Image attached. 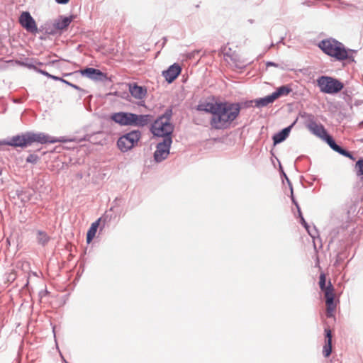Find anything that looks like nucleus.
<instances>
[{"mask_svg":"<svg viewBox=\"0 0 363 363\" xmlns=\"http://www.w3.org/2000/svg\"><path fill=\"white\" fill-rule=\"evenodd\" d=\"M74 139L67 138L66 137H53L43 132L35 133L33 131H26L25 133L18 134L11 138L1 140L0 145H9L16 147L26 148L34 143L38 144H53L56 143H65L74 141Z\"/></svg>","mask_w":363,"mask_h":363,"instance_id":"f257e3e1","label":"nucleus"},{"mask_svg":"<svg viewBox=\"0 0 363 363\" xmlns=\"http://www.w3.org/2000/svg\"><path fill=\"white\" fill-rule=\"evenodd\" d=\"M240 113V106L235 102L218 101L216 117H211L210 125L215 130L230 128Z\"/></svg>","mask_w":363,"mask_h":363,"instance_id":"f03ea898","label":"nucleus"},{"mask_svg":"<svg viewBox=\"0 0 363 363\" xmlns=\"http://www.w3.org/2000/svg\"><path fill=\"white\" fill-rule=\"evenodd\" d=\"M173 115L172 107H168L164 112L152 121L150 131L157 138L172 139L174 125L171 122Z\"/></svg>","mask_w":363,"mask_h":363,"instance_id":"7ed1b4c3","label":"nucleus"},{"mask_svg":"<svg viewBox=\"0 0 363 363\" xmlns=\"http://www.w3.org/2000/svg\"><path fill=\"white\" fill-rule=\"evenodd\" d=\"M318 47L323 53L336 61L342 62L348 57L345 45L335 38L323 39L318 43Z\"/></svg>","mask_w":363,"mask_h":363,"instance_id":"20e7f679","label":"nucleus"},{"mask_svg":"<svg viewBox=\"0 0 363 363\" xmlns=\"http://www.w3.org/2000/svg\"><path fill=\"white\" fill-rule=\"evenodd\" d=\"M316 84L321 93L330 95L340 93L345 87L343 82L339 79L328 75L318 77L316 79Z\"/></svg>","mask_w":363,"mask_h":363,"instance_id":"39448f33","label":"nucleus"},{"mask_svg":"<svg viewBox=\"0 0 363 363\" xmlns=\"http://www.w3.org/2000/svg\"><path fill=\"white\" fill-rule=\"evenodd\" d=\"M142 133L139 130H133L126 133L117 140V147L123 152L130 150L138 145V141L141 138Z\"/></svg>","mask_w":363,"mask_h":363,"instance_id":"423d86ee","label":"nucleus"},{"mask_svg":"<svg viewBox=\"0 0 363 363\" xmlns=\"http://www.w3.org/2000/svg\"><path fill=\"white\" fill-rule=\"evenodd\" d=\"M299 116L301 118L306 119L307 123L306 124V126L310 132L321 140H323L329 133L323 124H318L315 122V117L313 114L307 112H301Z\"/></svg>","mask_w":363,"mask_h":363,"instance_id":"0eeeda50","label":"nucleus"},{"mask_svg":"<svg viewBox=\"0 0 363 363\" xmlns=\"http://www.w3.org/2000/svg\"><path fill=\"white\" fill-rule=\"evenodd\" d=\"M172 144V139H162L156 145V150L154 152V160L157 163L162 162L166 160L170 153V149Z\"/></svg>","mask_w":363,"mask_h":363,"instance_id":"6e6552de","label":"nucleus"},{"mask_svg":"<svg viewBox=\"0 0 363 363\" xmlns=\"http://www.w3.org/2000/svg\"><path fill=\"white\" fill-rule=\"evenodd\" d=\"M79 72L83 77H86L95 82H105L111 81L106 73L96 68L86 67L80 69Z\"/></svg>","mask_w":363,"mask_h":363,"instance_id":"1a4fd4ad","label":"nucleus"},{"mask_svg":"<svg viewBox=\"0 0 363 363\" xmlns=\"http://www.w3.org/2000/svg\"><path fill=\"white\" fill-rule=\"evenodd\" d=\"M21 26L26 30L27 32L36 34L38 33V28L36 22L29 11H23L18 19Z\"/></svg>","mask_w":363,"mask_h":363,"instance_id":"9d476101","label":"nucleus"},{"mask_svg":"<svg viewBox=\"0 0 363 363\" xmlns=\"http://www.w3.org/2000/svg\"><path fill=\"white\" fill-rule=\"evenodd\" d=\"M322 140H323L325 143L328 145V146L335 152L339 153L340 155L350 159L351 160H354L355 157L353 154L348 151L347 150L343 148L338 144H337L336 141L333 138V137L330 134H328Z\"/></svg>","mask_w":363,"mask_h":363,"instance_id":"9b49d317","label":"nucleus"},{"mask_svg":"<svg viewBox=\"0 0 363 363\" xmlns=\"http://www.w3.org/2000/svg\"><path fill=\"white\" fill-rule=\"evenodd\" d=\"M324 296L327 306L326 316L329 318H333L339 300L335 299L334 290H331L330 288L327 291H325Z\"/></svg>","mask_w":363,"mask_h":363,"instance_id":"f8f14e48","label":"nucleus"},{"mask_svg":"<svg viewBox=\"0 0 363 363\" xmlns=\"http://www.w3.org/2000/svg\"><path fill=\"white\" fill-rule=\"evenodd\" d=\"M75 16L72 14L69 16L60 15L57 19L54 21L56 35L61 34L67 30L70 23L74 20Z\"/></svg>","mask_w":363,"mask_h":363,"instance_id":"ddd939ff","label":"nucleus"},{"mask_svg":"<svg viewBox=\"0 0 363 363\" xmlns=\"http://www.w3.org/2000/svg\"><path fill=\"white\" fill-rule=\"evenodd\" d=\"M131 116V112L118 111L112 113L110 119L121 126H130Z\"/></svg>","mask_w":363,"mask_h":363,"instance_id":"4468645a","label":"nucleus"},{"mask_svg":"<svg viewBox=\"0 0 363 363\" xmlns=\"http://www.w3.org/2000/svg\"><path fill=\"white\" fill-rule=\"evenodd\" d=\"M154 119L152 114H137L132 113L130 126L145 127Z\"/></svg>","mask_w":363,"mask_h":363,"instance_id":"2eb2a0df","label":"nucleus"},{"mask_svg":"<svg viewBox=\"0 0 363 363\" xmlns=\"http://www.w3.org/2000/svg\"><path fill=\"white\" fill-rule=\"evenodd\" d=\"M182 67L178 63H174L170 65L167 69L163 70L162 75L165 78V80L169 83H172L181 74Z\"/></svg>","mask_w":363,"mask_h":363,"instance_id":"dca6fc26","label":"nucleus"},{"mask_svg":"<svg viewBox=\"0 0 363 363\" xmlns=\"http://www.w3.org/2000/svg\"><path fill=\"white\" fill-rule=\"evenodd\" d=\"M298 118L289 126L284 128L281 130L274 133L272 136V140L274 145H277L278 144L281 143L289 137L292 128L297 123Z\"/></svg>","mask_w":363,"mask_h":363,"instance_id":"f3484780","label":"nucleus"},{"mask_svg":"<svg viewBox=\"0 0 363 363\" xmlns=\"http://www.w3.org/2000/svg\"><path fill=\"white\" fill-rule=\"evenodd\" d=\"M218 106V101L215 102H203L199 103L196 106V110L199 111H203L207 113H211V117H216Z\"/></svg>","mask_w":363,"mask_h":363,"instance_id":"a211bd4d","label":"nucleus"},{"mask_svg":"<svg viewBox=\"0 0 363 363\" xmlns=\"http://www.w3.org/2000/svg\"><path fill=\"white\" fill-rule=\"evenodd\" d=\"M129 92L134 98L143 99L147 94V89L143 86H139L136 83H133L129 84Z\"/></svg>","mask_w":363,"mask_h":363,"instance_id":"6ab92c4d","label":"nucleus"},{"mask_svg":"<svg viewBox=\"0 0 363 363\" xmlns=\"http://www.w3.org/2000/svg\"><path fill=\"white\" fill-rule=\"evenodd\" d=\"M42 32L45 35H55V23L52 22L51 20L45 21L39 28L38 33Z\"/></svg>","mask_w":363,"mask_h":363,"instance_id":"aec40b11","label":"nucleus"},{"mask_svg":"<svg viewBox=\"0 0 363 363\" xmlns=\"http://www.w3.org/2000/svg\"><path fill=\"white\" fill-rule=\"evenodd\" d=\"M292 91V88L289 84L282 85L277 88V89L272 93L274 100L281 97L288 96Z\"/></svg>","mask_w":363,"mask_h":363,"instance_id":"412c9836","label":"nucleus"},{"mask_svg":"<svg viewBox=\"0 0 363 363\" xmlns=\"http://www.w3.org/2000/svg\"><path fill=\"white\" fill-rule=\"evenodd\" d=\"M101 220V218H98L96 221L91 223V226L87 230L86 240L88 244L91 243L96 236V233L100 225Z\"/></svg>","mask_w":363,"mask_h":363,"instance_id":"4be33fe9","label":"nucleus"},{"mask_svg":"<svg viewBox=\"0 0 363 363\" xmlns=\"http://www.w3.org/2000/svg\"><path fill=\"white\" fill-rule=\"evenodd\" d=\"M274 99L273 98L272 94L265 96L264 97L257 98L254 99L255 106L257 108H262L268 106L270 104L274 103Z\"/></svg>","mask_w":363,"mask_h":363,"instance_id":"5701e85b","label":"nucleus"},{"mask_svg":"<svg viewBox=\"0 0 363 363\" xmlns=\"http://www.w3.org/2000/svg\"><path fill=\"white\" fill-rule=\"evenodd\" d=\"M318 284H319V287H320V290L323 293H325V291H327L328 289H329L330 288L331 289V290H334V287H333V284H331L330 281H329L328 284L326 285V276H325V274L323 272L320 273V274L319 276Z\"/></svg>","mask_w":363,"mask_h":363,"instance_id":"b1692460","label":"nucleus"},{"mask_svg":"<svg viewBox=\"0 0 363 363\" xmlns=\"http://www.w3.org/2000/svg\"><path fill=\"white\" fill-rule=\"evenodd\" d=\"M37 242L38 245L45 246L50 240V237L43 230H37Z\"/></svg>","mask_w":363,"mask_h":363,"instance_id":"393cba45","label":"nucleus"},{"mask_svg":"<svg viewBox=\"0 0 363 363\" xmlns=\"http://www.w3.org/2000/svg\"><path fill=\"white\" fill-rule=\"evenodd\" d=\"M300 223L301 225L306 229V230L308 232V233L312 237L313 239L315 238V235L318 234L317 228L315 225L313 227V230H311V227L308 225V223L306 221L303 216H301V218L300 219Z\"/></svg>","mask_w":363,"mask_h":363,"instance_id":"a878e982","label":"nucleus"},{"mask_svg":"<svg viewBox=\"0 0 363 363\" xmlns=\"http://www.w3.org/2000/svg\"><path fill=\"white\" fill-rule=\"evenodd\" d=\"M16 195L23 203H26L31 199L32 194L28 191L17 190Z\"/></svg>","mask_w":363,"mask_h":363,"instance_id":"bb28decb","label":"nucleus"},{"mask_svg":"<svg viewBox=\"0 0 363 363\" xmlns=\"http://www.w3.org/2000/svg\"><path fill=\"white\" fill-rule=\"evenodd\" d=\"M278 162H279V174H280V177L282 180V182L284 183V182L286 181L289 189H291V187H293L291 182L290 181L288 176L285 173L281 162L279 160H278Z\"/></svg>","mask_w":363,"mask_h":363,"instance_id":"cd10ccee","label":"nucleus"},{"mask_svg":"<svg viewBox=\"0 0 363 363\" xmlns=\"http://www.w3.org/2000/svg\"><path fill=\"white\" fill-rule=\"evenodd\" d=\"M355 171L357 177H363V157H360L355 164Z\"/></svg>","mask_w":363,"mask_h":363,"instance_id":"c85d7f7f","label":"nucleus"},{"mask_svg":"<svg viewBox=\"0 0 363 363\" xmlns=\"http://www.w3.org/2000/svg\"><path fill=\"white\" fill-rule=\"evenodd\" d=\"M62 83H64V84H67V85H68L69 86L72 87L73 89H76V90L79 91L82 93V94L80 95V98H81V97H82V96H83L84 94H86V93H87V91H86L85 89H84L81 88L80 86H78V85H77V84H72V83H71V82H68V81H67V80H66V79H65V80H62Z\"/></svg>","mask_w":363,"mask_h":363,"instance_id":"c756f323","label":"nucleus"},{"mask_svg":"<svg viewBox=\"0 0 363 363\" xmlns=\"http://www.w3.org/2000/svg\"><path fill=\"white\" fill-rule=\"evenodd\" d=\"M345 50L348 57L346 59L350 62H355L354 55L357 54V50L354 49H350L345 47Z\"/></svg>","mask_w":363,"mask_h":363,"instance_id":"7c9ffc66","label":"nucleus"},{"mask_svg":"<svg viewBox=\"0 0 363 363\" xmlns=\"http://www.w3.org/2000/svg\"><path fill=\"white\" fill-rule=\"evenodd\" d=\"M332 353V343H325L323 348V355L327 358L330 356Z\"/></svg>","mask_w":363,"mask_h":363,"instance_id":"2f4dec72","label":"nucleus"},{"mask_svg":"<svg viewBox=\"0 0 363 363\" xmlns=\"http://www.w3.org/2000/svg\"><path fill=\"white\" fill-rule=\"evenodd\" d=\"M324 335H325V343H332L333 342V334H332V331L330 328H325Z\"/></svg>","mask_w":363,"mask_h":363,"instance_id":"473e14b6","label":"nucleus"},{"mask_svg":"<svg viewBox=\"0 0 363 363\" xmlns=\"http://www.w3.org/2000/svg\"><path fill=\"white\" fill-rule=\"evenodd\" d=\"M235 104H238L239 106H240V110L242 108H247L250 107H252L253 106V104H255L254 99L253 100H247L245 101H240V102H235Z\"/></svg>","mask_w":363,"mask_h":363,"instance_id":"72a5a7b5","label":"nucleus"},{"mask_svg":"<svg viewBox=\"0 0 363 363\" xmlns=\"http://www.w3.org/2000/svg\"><path fill=\"white\" fill-rule=\"evenodd\" d=\"M113 218L112 214H108L106 211L100 218H101V222H103V225L101 227L100 230L104 227L105 224L109 223L112 218Z\"/></svg>","mask_w":363,"mask_h":363,"instance_id":"f704fd0d","label":"nucleus"},{"mask_svg":"<svg viewBox=\"0 0 363 363\" xmlns=\"http://www.w3.org/2000/svg\"><path fill=\"white\" fill-rule=\"evenodd\" d=\"M40 160V157L35 154H30L26 159L27 163L35 164Z\"/></svg>","mask_w":363,"mask_h":363,"instance_id":"c9c22d12","label":"nucleus"},{"mask_svg":"<svg viewBox=\"0 0 363 363\" xmlns=\"http://www.w3.org/2000/svg\"><path fill=\"white\" fill-rule=\"evenodd\" d=\"M22 65L28 67V69L35 70V72H37L39 68L36 66L34 59H30L29 62H23Z\"/></svg>","mask_w":363,"mask_h":363,"instance_id":"e433bc0d","label":"nucleus"},{"mask_svg":"<svg viewBox=\"0 0 363 363\" xmlns=\"http://www.w3.org/2000/svg\"><path fill=\"white\" fill-rule=\"evenodd\" d=\"M342 94L343 95L342 96V99L346 101V102H348L350 101H351V96L349 94V91L345 89V91H343V92L342 93Z\"/></svg>","mask_w":363,"mask_h":363,"instance_id":"4c0bfd02","label":"nucleus"},{"mask_svg":"<svg viewBox=\"0 0 363 363\" xmlns=\"http://www.w3.org/2000/svg\"><path fill=\"white\" fill-rule=\"evenodd\" d=\"M122 200H123V199H122L121 197H116V198L113 200V206L110 208L109 211H113V208H114L115 207H116L117 206H118V201H122Z\"/></svg>","mask_w":363,"mask_h":363,"instance_id":"58836bf2","label":"nucleus"},{"mask_svg":"<svg viewBox=\"0 0 363 363\" xmlns=\"http://www.w3.org/2000/svg\"><path fill=\"white\" fill-rule=\"evenodd\" d=\"M266 66L268 67H277V68H281L283 69V67L281 66V65L278 64V63H276L274 62H272V61H267L266 62Z\"/></svg>","mask_w":363,"mask_h":363,"instance_id":"ea45409f","label":"nucleus"},{"mask_svg":"<svg viewBox=\"0 0 363 363\" xmlns=\"http://www.w3.org/2000/svg\"><path fill=\"white\" fill-rule=\"evenodd\" d=\"M272 30H273V31H277V32H281V33H284L285 30L284 26L281 25H277V26H274Z\"/></svg>","mask_w":363,"mask_h":363,"instance_id":"a19ab883","label":"nucleus"},{"mask_svg":"<svg viewBox=\"0 0 363 363\" xmlns=\"http://www.w3.org/2000/svg\"><path fill=\"white\" fill-rule=\"evenodd\" d=\"M38 73H40L48 78L50 79V77H51V74H50L49 72H48L47 71L44 70V69H42L40 68H38V71H37Z\"/></svg>","mask_w":363,"mask_h":363,"instance_id":"79ce46f5","label":"nucleus"},{"mask_svg":"<svg viewBox=\"0 0 363 363\" xmlns=\"http://www.w3.org/2000/svg\"><path fill=\"white\" fill-rule=\"evenodd\" d=\"M56 62H57V60H52V61L49 62L47 64H45L44 62H38V61L35 60V65H36L37 67L38 66H43L44 65H54Z\"/></svg>","mask_w":363,"mask_h":363,"instance_id":"37998d69","label":"nucleus"},{"mask_svg":"<svg viewBox=\"0 0 363 363\" xmlns=\"http://www.w3.org/2000/svg\"><path fill=\"white\" fill-rule=\"evenodd\" d=\"M290 189V193H291L290 198H291L292 203L294 204V203H296L297 201H296V198L294 196V189H293V187H291V189Z\"/></svg>","mask_w":363,"mask_h":363,"instance_id":"c03bdc74","label":"nucleus"},{"mask_svg":"<svg viewBox=\"0 0 363 363\" xmlns=\"http://www.w3.org/2000/svg\"><path fill=\"white\" fill-rule=\"evenodd\" d=\"M50 79L55 80V81H60L61 82H62V80H65V79H63L62 77H57V76L52 75V74L51 75Z\"/></svg>","mask_w":363,"mask_h":363,"instance_id":"a18cd8bd","label":"nucleus"},{"mask_svg":"<svg viewBox=\"0 0 363 363\" xmlns=\"http://www.w3.org/2000/svg\"><path fill=\"white\" fill-rule=\"evenodd\" d=\"M55 1L59 4H67L69 0H55Z\"/></svg>","mask_w":363,"mask_h":363,"instance_id":"49530a36","label":"nucleus"},{"mask_svg":"<svg viewBox=\"0 0 363 363\" xmlns=\"http://www.w3.org/2000/svg\"><path fill=\"white\" fill-rule=\"evenodd\" d=\"M297 213H298V218L299 219H301V216H303V213H302V212H301V208H298V210H297Z\"/></svg>","mask_w":363,"mask_h":363,"instance_id":"de8ad7c7","label":"nucleus"},{"mask_svg":"<svg viewBox=\"0 0 363 363\" xmlns=\"http://www.w3.org/2000/svg\"><path fill=\"white\" fill-rule=\"evenodd\" d=\"M284 38H285V35H281L280 37L279 40L277 42V44H279V43H284Z\"/></svg>","mask_w":363,"mask_h":363,"instance_id":"09e8293b","label":"nucleus"},{"mask_svg":"<svg viewBox=\"0 0 363 363\" xmlns=\"http://www.w3.org/2000/svg\"><path fill=\"white\" fill-rule=\"evenodd\" d=\"M60 356H61V358H62V363H69L65 359V357L62 356V354H60Z\"/></svg>","mask_w":363,"mask_h":363,"instance_id":"8fccbe9b","label":"nucleus"},{"mask_svg":"<svg viewBox=\"0 0 363 363\" xmlns=\"http://www.w3.org/2000/svg\"><path fill=\"white\" fill-rule=\"evenodd\" d=\"M48 293V291L47 290H45L44 291H42L40 292V296H43L44 294H46Z\"/></svg>","mask_w":363,"mask_h":363,"instance_id":"3c124183","label":"nucleus"},{"mask_svg":"<svg viewBox=\"0 0 363 363\" xmlns=\"http://www.w3.org/2000/svg\"><path fill=\"white\" fill-rule=\"evenodd\" d=\"M162 40H163L162 45L164 46V44L166 43V42L167 41V37H164V38H162Z\"/></svg>","mask_w":363,"mask_h":363,"instance_id":"603ef678","label":"nucleus"},{"mask_svg":"<svg viewBox=\"0 0 363 363\" xmlns=\"http://www.w3.org/2000/svg\"><path fill=\"white\" fill-rule=\"evenodd\" d=\"M294 205L296 206L297 210H298V208H301L298 201L296 203H294Z\"/></svg>","mask_w":363,"mask_h":363,"instance_id":"864d4df0","label":"nucleus"},{"mask_svg":"<svg viewBox=\"0 0 363 363\" xmlns=\"http://www.w3.org/2000/svg\"><path fill=\"white\" fill-rule=\"evenodd\" d=\"M359 127L361 128H363V121L359 123Z\"/></svg>","mask_w":363,"mask_h":363,"instance_id":"5fc2aeb1","label":"nucleus"},{"mask_svg":"<svg viewBox=\"0 0 363 363\" xmlns=\"http://www.w3.org/2000/svg\"><path fill=\"white\" fill-rule=\"evenodd\" d=\"M55 327L54 326V327L52 328V332H53V333H54V335H55Z\"/></svg>","mask_w":363,"mask_h":363,"instance_id":"6e6d98bb","label":"nucleus"},{"mask_svg":"<svg viewBox=\"0 0 363 363\" xmlns=\"http://www.w3.org/2000/svg\"><path fill=\"white\" fill-rule=\"evenodd\" d=\"M274 43L272 42V43L270 44L269 48H272V47H274Z\"/></svg>","mask_w":363,"mask_h":363,"instance_id":"4d7b16f0","label":"nucleus"},{"mask_svg":"<svg viewBox=\"0 0 363 363\" xmlns=\"http://www.w3.org/2000/svg\"><path fill=\"white\" fill-rule=\"evenodd\" d=\"M39 38H40V40H45V37H43V36H40V37H39Z\"/></svg>","mask_w":363,"mask_h":363,"instance_id":"13d9d810","label":"nucleus"},{"mask_svg":"<svg viewBox=\"0 0 363 363\" xmlns=\"http://www.w3.org/2000/svg\"><path fill=\"white\" fill-rule=\"evenodd\" d=\"M314 249L316 250V245L315 243H314Z\"/></svg>","mask_w":363,"mask_h":363,"instance_id":"bf43d9fd","label":"nucleus"}]
</instances>
